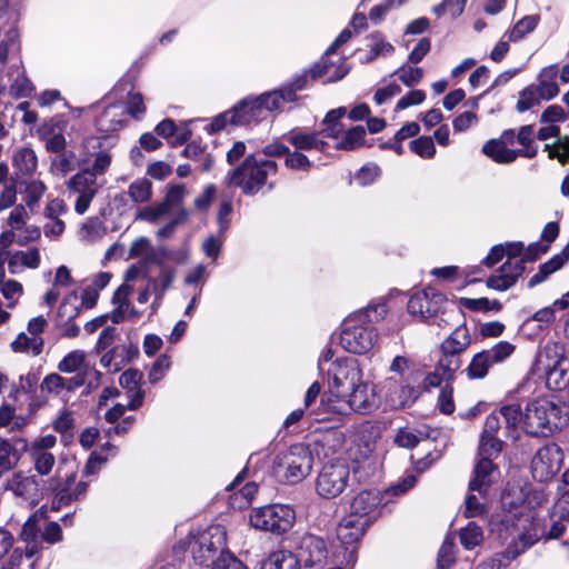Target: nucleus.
Listing matches in <instances>:
<instances>
[{
	"mask_svg": "<svg viewBox=\"0 0 569 569\" xmlns=\"http://www.w3.org/2000/svg\"><path fill=\"white\" fill-rule=\"evenodd\" d=\"M395 74H398L399 80L407 87H413L423 77V70L419 67H401Z\"/></svg>",
	"mask_w": 569,
	"mask_h": 569,
	"instance_id": "62",
	"label": "nucleus"
},
{
	"mask_svg": "<svg viewBox=\"0 0 569 569\" xmlns=\"http://www.w3.org/2000/svg\"><path fill=\"white\" fill-rule=\"evenodd\" d=\"M284 164L291 170H299L305 172H308L312 168V161L309 159V157L297 149L293 151L290 149L288 150Z\"/></svg>",
	"mask_w": 569,
	"mask_h": 569,
	"instance_id": "54",
	"label": "nucleus"
},
{
	"mask_svg": "<svg viewBox=\"0 0 569 569\" xmlns=\"http://www.w3.org/2000/svg\"><path fill=\"white\" fill-rule=\"evenodd\" d=\"M257 492L258 485L256 482H248L230 497V505L238 509L246 508L251 503Z\"/></svg>",
	"mask_w": 569,
	"mask_h": 569,
	"instance_id": "50",
	"label": "nucleus"
},
{
	"mask_svg": "<svg viewBox=\"0 0 569 569\" xmlns=\"http://www.w3.org/2000/svg\"><path fill=\"white\" fill-rule=\"evenodd\" d=\"M560 260V258H551L549 261L541 264L539 271L530 278L528 286L532 288L543 282L551 273L559 270L561 268Z\"/></svg>",
	"mask_w": 569,
	"mask_h": 569,
	"instance_id": "55",
	"label": "nucleus"
},
{
	"mask_svg": "<svg viewBox=\"0 0 569 569\" xmlns=\"http://www.w3.org/2000/svg\"><path fill=\"white\" fill-rule=\"evenodd\" d=\"M541 97L533 87H528L522 90L519 94V99L517 102V110L519 112H525L532 107L540 103Z\"/></svg>",
	"mask_w": 569,
	"mask_h": 569,
	"instance_id": "60",
	"label": "nucleus"
},
{
	"mask_svg": "<svg viewBox=\"0 0 569 569\" xmlns=\"http://www.w3.org/2000/svg\"><path fill=\"white\" fill-rule=\"evenodd\" d=\"M523 509L515 508L502 519V523L507 529H511L513 537V541L508 548V555H511V558L533 546L545 535L539 520L530 512H525Z\"/></svg>",
	"mask_w": 569,
	"mask_h": 569,
	"instance_id": "3",
	"label": "nucleus"
},
{
	"mask_svg": "<svg viewBox=\"0 0 569 569\" xmlns=\"http://www.w3.org/2000/svg\"><path fill=\"white\" fill-rule=\"evenodd\" d=\"M295 521V510L290 506L281 503L256 508L249 515V522L254 529L277 535L290 530Z\"/></svg>",
	"mask_w": 569,
	"mask_h": 569,
	"instance_id": "6",
	"label": "nucleus"
},
{
	"mask_svg": "<svg viewBox=\"0 0 569 569\" xmlns=\"http://www.w3.org/2000/svg\"><path fill=\"white\" fill-rule=\"evenodd\" d=\"M563 462V452L557 443L541 447L535 455L531 469L533 478L547 481L559 472Z\"/></svg>",
	"mask_w": 569,
	"mask_h": 569,
	"instance_id": "16",
	"label": "nucleus"
},
{
	"mask_svg": "<svg viewBox=\"0 0 569 569\" xmlns=\"http://www.w3.org/2000/svg\"><path fill=\"white\" fill-rule=\"evenodd\" d=\"M381 499V493L378 490L360 491L352 499L348 516H355L358 520H367V525L370 526L377 516Z\"/></svg>",
	"mask_w": 569,
	"mask_h": 569,
	"instance_id": "23",
	"label": "nucleus"
},
{
	"mask_svg": "<svg viewBox=\"0 0 569 569\" xmlns=\"http://www.w3.org/2000/svg\"><path fill=\"white\" fill-rule=\"evenodd\" d=\"M57 445V438L53 435H46L34 439L29 447V455L32 460L34 470L41 475L47 476L51 472L56 458L50 452Z\"/></svg>",
	"mask_w": 569,
	"mask_h": 569,
	"instance_id": "19",
	"label": "nucleus"
},
{
	"mask_svg": "<svg viewBox=\"0 0 569 569\" xmlns=\"http://www.w3.org/2000/svg\"><path fill=\"white\" fill-rule=\"evenodd\" d=\"M381 392L387 405L395 409L411 406L420 395L409 378L396 377H388L382 381Z\"/></svg>",
	"mask_w": 569,
	"mask_h": 569,
	"instance_id": "15",
	"label": "nucleus"
},
{
	"mask_svg": "<svg viewBox=\"0 0 569 569\" xmlns=\"http://www.w3.org/2000/svg\"><path fill=\"white\" fill-rule=\"evenodd\" d=\"M260 569H300V565L293 552L277 550L261 561Z\"/></svg>",
	"mask_w": 569,
	"mask_h": 569,
	"instance_id": "37",
	"label": "nucleus"
},
{
	"mask_svg": "<svg viewBox=\"0 0 569 569\" xmlns=\"http://www.w3.org/2000/svg\"><path fill=\"white\" fill-rule=\"evenodd\" d=\"M483 153L497 163L508 164L518 157V151L509 149L505 140H489L482 148Z\"/></svg>",
	"mask_w": 569,
	"mask_h": 569,
	"instance_id": "34",
	"label": "nucleus"
},
{
	"mask_svg": "<svg viewBox=\"0 0 569 569\" xmlns=\"http://www.w3.org/2000/svg\"><path fill=\"white\" fill-rule=\"evenodd\" d=\"M188 548L193 560L199 565L211 563L217 558V553L224 548V531L221 527L214 526L191 535L188 538Z\"/></svg>",
	"mask_w": 569,
	"mask_h": 569,
	"instance_id": "9",
	"label": "nucleus"
},
{
	"mask_svg": "<svg viewBox=\"0 0 569 569\" xmlns=\"http://www.w3.org/2000/svg\"><path fill=\"white\" fill-rule=\"evenodd\" d=\"M154 249L151 242L146 237L137 238L130 246L129 257L130 258H143L149 262L160 263V260L153 258Z\"/></svg>",
	"mask_w": 569,
	"mask_h": 569,
	"instance_id": "49",
	"label": "nucleus"
},
{
	"mask_svg": "<svg viewBox=\"0 0 569 569\" xmlns=\"http://www.w3.org/2000/svg\"><path fill=\"white\" fill-rule=\"evenodd\" d=\"M499 455H479L473 468V477L469 483L470 491H477L480 496L483 495L487 489L495 481L498 470L495 467L492 460Z\"/></svg>",
	"mask_w": 569,
	"mask_h": 569,
	"instance_id": "20",
	"label": "nucleus"
},
{
	"mask_svg": "<svg viewBox=\"0 0 569 569\" xmlns=\"http://www.w3.org/2000/svg\"><path fill=\"white\" fill-rule=\"evenodd\" d=\"M126 120L124 108L120 103L109 104L98 118V127L103 132L119 130Z\"/></svg>",
	"mask_w": 569,
	"mask_h": 569,
	"instance_id": "32",
	"label": "nucleus"
},
{
	"mask_svg": "<svg viewBox=\"0 0 569 569\" xmlns=\"http://www.w3.org/2000/svg\"><path fill=\"white\" fill-rule=\"evenodd\" d=\"M345 397L348 398L350 408L361 413L371 412L379 405L376 387L362 381V378L347 391Z\"/></svg>",
	"mask_w": 569,
	"mask_h": 569,
	"instance_id": "21",
	"label": "nucleus"
},
{
	"mask_svg": "<svg viewBox=\"0 0 569 569\" xmlns=\"http://www.w3.org/2000/svg\"><path fill=\"white\" fill-rule=\"evenodd\" d=\"M86 360L87 355L83 350H73L62 358L58 365V370L64 373L91 372L96 377V380H98L101 373L94 369H90Z\"/></svg>",
	"mask_w": 569,
	"mask_h": 569,
	"instance_id": "31",
	"label": "nucleus"
},
{
	"mask_svg": "<svg viewBox=\"0 0 569 569\" xmlns=\"http://www.w3.org/2000/svg\"><path fill=\"white\" fill-rule=\"evenodd\" d=\"M500 416L502 417L500 412H493L487 417L480 436L479 455H485L487 452L490 455L500 453L502 449V441L496 437V433L500 428Z\"/></svg>",
	"mask_w": 569,
	"mask_h": 569,
	"instance_id": "26",
	"label": "nucleus"
},
{
	"mask_svg": "<svg viewBox=\"0 0 569 569\" xmlns=\"http://www.w3.org/2000/svg\"><path fill=\"white\" fill-rule=\"evenodd\" d=\"M12 164L21 174H31L38 166L36 152L28 147L20 148L13 153Z\"/></svg>",
	"mask_w": 569,
	"mask_h": 569,
	"instance_id": "40",
	"label": "nucleus"
},
{
	"mask_svg": "<svg viewBox=\"0 0 569 569\" xmlns=\"http://www.w3.org/2000/svg\"><path fill=\"white\" fill-rule=\"evenodd\" d=\"M156 132L163 138H173V144H182L191 136L189 129H179L171 119H166L158 123Z\"/></svg>",
	"mask_w": 569,
	"mask_h": 569,
	"instance_id": "43",
	"label": "nucleus"
},
{
	"mask_svg": "<svg viewBox=\"0 0 569 569\" xmlns=\"http://www.w3.org/2000/svg\"><path fill=\"white\" fill-rule=\"evenodd\" d=\"M446 302L442 293L435 288L428 287L412 295L408 301L410 315L420 319H428L436 316Z\"/></svg>",
	"mask_w": 569,
	"mask_h": 569,
	"instance_id": "18",
	"label": "nucleus"
},
{
	"mask_svg": "<svg viewBox=\"0 0 569 569\" xmlns=\"http://www.w3.org/2000/svg\"><path fill=\"white\" fill-rule=\"evenodd\" d=\"M500 413L508 428L521 427L525 432L535 437H548L567 422L561 408L547 398L528 402L525 410L516 403L503 406Z\"/></svg>",
	"mask_w": 569,
	"mask_h": 569,
	"instance_id": "1",
	"label": "nucleus"
},
{
	"mask_svg": "<svg viewBox=\"0 0 569 569\" xmlns=\"http://www.w3.org/2000/svg\"><path fill=\"white\" fill-rule=\"evenodd\" d=\"M346 114V108L340 107L327 113L323 119V129L320 131L321 136L337 139L342 133L343 127L340 119Z\"/></svg>",
	"mask_w": 569,
	"mask_h": 569,
	"instance_id": "42",
	"label": "nucleus"
},
{
	"mask_svg": "<svg viewBox=\"0 0 569 569\" xmlns=\"http://www.w3.org/2000/svg\"><path fill=\"white\" fill-rule=\"evenodd\" d=\"M27 208L28 207H26L24 204H18L10 211L7 218V224L9 229L18 231L24 228V224L29 219Z\"/></svg>",
	"mask_w": 569,
	"mask_h": 569,
	"instance_id": "61",
	"label": "nucleus"
},
{
	"mask_svg": "<svg viewBox=\"0 0 569 569\" xmlns=\"http://www.w3.org/2000/svg\"><path fill=\"white\" fill-rule=\"evenodd\" d=\"M46 520V511L37 510L23 523L20 540L26 543V556L28 558L37 555L41 549V529Z\"/></svg>",
	"mask_w": 569,
	"mask_h": 569,
	"instance_id": "24",
	"label": "nucleus"
},
{
	"mask_svg": "<svg viewBox=\"0 0 569 569\" xmlns=\"http://www.w3.org/2000/svg\"><path fill=\"white\" fill-rule=\"evenodd\" d=\"M40 251L36 247L10 252L7 258L8 270L11 274L20 273L23 268L37 269L40 266Z\"/></svg>",
	"mask_w": 569,
	"mask_h": 569,
	"instance_id": "29",
	"label": "nucleus"
},
{
	"mask_svg": "<svg viewBox=\"0 0 569 569\" xmlns=\"http://www.w3.org/2000/svg\"><path fill=\"white\" fill-rule=\"evenodd\" d=\"M128 194L136 203L148 202L152 198V182L147 178L136 179L130 183Z\"/></svg>",
	"mask_w": 569,
	"mask_h": 569,
	"instance_id": "47",
	"label": "nucleus"
},
{
	"mask_svg": "<svg viewBox=\"0 0 569 569\" xmlns=\"http://www.w3.org/2000/svg\"><path fill=\"white\" fill-rule=\"evenodd\" d=\"M558 74L557 66H548L543 68L539 74V83L536 90L540 94L542 100H550L559 93V88L556 83Z\"/></svg>",
	"mask_w": 569,
	"mask_h": 569,
	"instance_id": "36",
	"label": "nucleus"
},
{
	"mask_svg": "<svg viewBox=\"0 0 569 569\" xmlns=\"http://www.w3.org/2000/svg\"><path fill=\"white\" fill-rule=\"evenodd\" d=\"M471 343V335L469 329L465 323L459 325L442 342H441V352L445 359V362L448 361H458L457 359H451L450 357L458 356L465 352Z\"/></svg>",
	"mask_w": 569,
	"mask_h": 569,
	"instance_id": "25",
	"label": "nucleus"
},
{
	"mask_svg": "<svg viewBox=\"0 0 569 569\" xmlns=\"http://www.w3.org/2000/svg\"><path fill=\"white\" fill-rule=\"evenodd\" d=\"M545 149L548 150L550 159L557 158L560 163H566L569 159V138L565 137L553 146L546 144Z\"/></svg>",
	"mask_w": 569,
	"mask_h": 569,
	"instance_id": "64",
	"label": "nucleus"
},
{
	"mask_svg": "<svg viewBox=\"0 0 569 569\" xmlns=\"http://www.w3.org/2000/svg\"><path fill=\"white\" fill-rule=\"evenodd\" d=\"M410 150L425 159H431L436 154V147L431 137H419L409 143Z\"/></svg>",
	"mask_w": 569,
	"mask_h": 569,
	"instance_id": "56",
	"label": "nucleus"
},
{
	"mask_svg": "<svg viewBox=\"0 0 569 569\" xmlns=\"http://www.w3.org/2000/svg\"><path fill=\"white\" fill-rule=\"evenodd\" d=\"M483 351L488 355L491 362L495 365L500 363L509 358L515 351V346L508 341H500L492 348Z\"/></svg>",
	"mask_w": 569,
	"mask_h": 569,
	"instance_id": "57",
	"label": "nucleus"
},
{
	"mask_svg": "<svg viewBox=\"0 0 569 569\" xmlns=\"http://www.w3.org/2000/svg\"><path fill=\"white\" fill-rule=\"evenodd\" d=\"M543 357L546 363V383L551 390H561L569 385V358L562 355L558 345L547 346Z\"/></svg>",
	"mask_w": 569,
	"mask_h": 569,
	"instance_id": "14",
	"label": "nucleus"
},
{
	"mask_svg": "<svg viewBox=\"0 0 569 569\" xmlns=\"http://www.w3.org/2000/svg\"><path fill=\"white\" fill-rule=\"evenodd\" d=\"M350 481V468L345 460L335 459L326 462L316 478V492L323 499L339 497Z\"/></svg>",
	"mask_w": 569,
	"mask_h": 569,
	"instance_id": "7",
	"label": "nucleus"
},
{
	"mask_svg": "<svg viewBox=\"0 0 569 569\" xmlns=\"http://www.w3.org/2000/svg\"><path fill=\"white\" fill-rule=\"evenodd\" d=\"M43 338L41 336H30L21 332L11 342L14 352H22L31 356H39L43 349Z\"/></svg>",
	"mask_w": 569,
	"mask_h": 569,
	"instance_id": "39",
	"label": "nucleus"
},
{
	"mask_svg": "<svg viewBox=\"0 0 569 569\" xmlns=\"http://www.w3.org/2000/svg\"><path fill=\"white\" fill-rule=\"evenodd\" d=\"M366 130L362 126H356L343 134V139L336 144L337 149L352 150L363 143Z\"/></svg>",
	"mask_w": 569,
	"mask_h": 569,
	"instance_id": "52",
	"label": "nucleus"
},
{
	"mask_svg": "<svg viewBox=\"0 0 569 569\" xmlns=\"http://www.w3.org/2000/svg\"><path fill=\"white\" fill-rule=\"evenodd\" d=\"M102 183L89 171L80 170L67 182L66 188L70 196H74V211L84 214L93 198L101 189Z\"/></svg>",
	"mask_w": 569,
	"mask_h": 569,
	"instance_id": "11",
	"label": "nucleus"
},
{
	"mask_svg": "<svg viewBox=\"0 0 569 569\" xmlns=\"http://www.w3.org/2000/svg\"><path fill=\"white\" fill-rule=\"evenodd\" d=\"M459 361H448L447 363L445 362V359H440L435 371L429 372L425 377L422 381V388L426 391H429L432 388L439 387L445 379L451 377V375L459 368Z\"/></svg>",
	"mask_w": 569,
	"mask_h": 569,
	"instance_id": "35",
	"label": "nucleus"
},
{
	"mask_svg": "<svg viewBox=\"0 0 569 569\" xmlns=\"http://www.w3.org/2000/svg\"><path fill=\"white\" fill-rule=\"evenodd\" d=\"M356 437L359 445L362 446L360 456L367 458L375 450L379 428L370 422H365L358 427Z\"/></svg>",
	"mask_w": 569,
	"mask_h": 569,
	"instance_id": "38",
	"label": "nucleus"
},
{
	"mask_svg": "<svg viewBox=\"0 0 569 569\" xmlns=\"http://www.w3.org/2000/svg\"><path fill=\"white\" fill-rule=\"evenodd\" d=\"M305 80L298 79L293 87L283 88L270 93H266L257 98L258 103L261 104L264 117L268 112L282 108L283 103L292 102L296 99V91L303 88Z\"/></svg>",
	"mask_w": 569,
	"mask_h": 569,
	"instance_id": "27",
	"label": "nucleus"
},
{
	"mask_svg": "<svg viewBox=\"0 0 569 569\" xmlns=\"http://www.w3.org/2000/svg\"><path fill=\"white\" fill-rule=\"evenodd\" d=\"M540 21V17L538 14L526 16L520 19L512 29L508 30L503 38H507L508 41L518 42L523 39L527 34L532 32Z\"/></svg>",
	"mask_w": 569,
	"mask_h": 569,
	"instance_id": "41",
	"label": "nucleus"
},
{
	"mask_svg": "<svg viewBox=\"0 0 569 569\" xmlns=\"http://www.w3.org/2000/svg\"><path fill=\"white\" fill-rule=\"evenodd\" d=\"M492 365L493 363L485 351L478 352L472 357L471 362L467 368L468 377L470 379H482L488 375Z\"/></svg>",
	"mask_w": 569,
	"mask_h": 569,
	"instance_id": "48",
	"label": "nucleus"
},
{
	"mask_svg": "<svg viewBox=\"0 0 569 569\" xmlns=\"http://www.w3.org/2000/svg\"><path fill=\"white\" fill-rule=\"evenodd\" d=\"M387 312L385 305L369 306L349 315L340 333V343L349 352L365 355L378 340V332L372 323L379 321Z\"/></svg>",
	"mask_w": 569,
	"mask_h": 569,
	"instance_id": "2",
	"label": "nucleus"
},
{
	"mask_svg": "<svg viewBox=\"0 0 569 569\" xmlns=\"http://www.w3.org/2000/svg\"><path fill=\"white\" fill-rule=\"evenodd\" d=\"M232 124L246 126L264 119L263 110L258 100H244L232 109Z\"/></svg>",
	"mask_w": 569,
	"mask_h": 569,
	"instance_id": "30",
	"label": "nucleus"
},
{
	"mask_svg": "<svg viewBox=\"0 0 569 569\" xmlns=\"http://www.w3.org/2000/svg\"><path fill=\"white\" fill-rule=\"evenodd\" d=\"M18 189L24 206L32 210L46 193L47 186L39 179H23L18 182Z\"/></svg>",
	"mask_w": 569,
	"mask_h": 569,
	"instance_id": "33",
	"label": "nucleus"
},
{
	"mask_svg": "<svg viewBox=\"0 0 569 569\" xmlns=\"http://www.w3.org/2000/svg\"><path fill=\"white\" fill-rule=\"evenodd\" d=\"M368 527L367 520H358L355 516L342 518L337 527V538L343 551L332 555L331 562L336 567L329 569H352L357 560L358 543Z\"/></svg>",
	"mask_w": 569,
	"mask_h": 569,
	"instance_id": "5",
	"label": "nucleus"
},
{
	"mask_svg": "<svg viewBox=\"0 0 569 569\" xmlns=\"http://www.w3.org/2000/svg\"><path fill=\"white\" fill-rule=\"evenodd\" d=\"M369 51L366 58L367 62L375 60L379 56L391 54L395 50L393 46L387 42L380 32H373L368 37Z\"/></svg>",
	"mask_w": 569,
	"mask_h": 569,
	"instance_id": "46",
	"label": "nucleus"
},
{
	"mask_svg": "<svg viewBox=\"0 0 569 569\" xmlns=\"http://www.w3.org/2000/svg\"><path fill=\"white\" fill-rule=\"evenodd\" d=\"M297 562L306 569H323L329 562L326 541L313 535H305L295 553Z\"/></svg>",
	"mask_w": 569,
	"mask_h": 569,
	"instance_id": "13",
	"label": "nucleus"
},
{
	"mask_svg": "<svg viewBox=\"0 0 569 569\" xmlns=\"http://www.w3.org/2000/svg\"><path fill=\"white\" fill-rule=\"evenodd\" d=\"M74 169V153L63 151L51 159L50 172L66 176Z\"/></svg>",
	"mask_w": 569,
	"mask_h": 569,
	"instance_id": "51",
	"label": "nucleus"
},
{
	"mask_svg": "<svg viewBox=\"0 0 569 569\" xmlns=\"http://www.w3.org/2000/svg\"><path fill=\"white\" fill-rule=\"evenodd\" d=\"M133 287L130 283H122L112 296L113 309L110 312V319L113 323H120L126 320H136L141 316V311L136 309L130 301Z\"/></svg>",
	"mask_w": 569,
	"mask_h": 569,
	"instance_id": "22",
	"label": "nucleus"
},
{
	"mask_svg": "<svg viewBox=\"0 0 569 569\" xmlns=\"http://www.w3.org/2000/svg\"><path fill=\"white\" fill-rule=\"evenodd\" d=\"M321 137V132L319 131L307 132L300 128H295L287 133L286 139L299 151L309 152L311 150H317L323 152L327 149L328 143Z\"/></svg>",
	"mask_w": 569,
	"mask_h": 569,
	"instance_id": "28",
	"label": "nucleus"
},
{
	"mask_svg": "<svg viewBox=\"0 0 569 569\" xmlns=\"http://www.w3.org/2000/svg\"><path fill=\"white\" fill-rule=\"evenodd\" d=\"M503 249H506L505 256L508 257V261L501 266L497 274H492L487 280V286L498 291L510 289L525 271V260L511 261L512 258L519 257L522 253L523 243L509 242L503 244Z\"/></svg>",
	"mask_w": 569,
	"mask_h": 569,
	"instance_id": "10",
	"label": "nucleus"
},
{
	"mask_svg": "<svg viewBox=\"0 0 569 569\" xmlns=\"http://www.w3.org/2000/svg\"><path fill=\"white\" fill-rule=\"evenodd\" d=\"M312 453L303 445H295L278 458L277 473L289 483L303 480L311 471Z\"/></svg>",
	"mask_w": 569,
	"mask_h": 569,
	"instance_id": "8",
	"label": "nucleus"
},
{
	"mask_svg": "<svg viewBox=\"0 0 569 569\" xmlns=\"http://www.w3.org/2000/svg\"><path fill=\"white\" fill-rule=\"evenodd\" d=\"M331 391L345 397L349 389L362 378L361 370L352 359L337 360L327 370Z\"/></svg>",
	"mask_w": 569,
	"mask_h": 569,
	"instance_id": "12",
	"label": "nucleus"
},
{
	"mask_svg": "<svg viewBox=\"0 0 569 569\" xmlns=\"http://www.w3.org/2000/svg\"><path fill=\"white\" fill-rule=\"evenodd\" d=\"M169 209L170 207L166 203L164 200H162L152 206L143 208L138 213V219L153 223L158 221L161 217H163L166 213H168Z\"/></svg>",
	"mask_w": 569,
	"mask_h": 569,
	"instance_id": "58",
	"label": "nucleus"
},
{
	"mask_svg": "<svg viewBox=\"0 0 569 569\" xmlns=\"http://www.w3.org/2000/svg\"><path fill=\"white\" fill-rule=\"evenodd\" d=\"M210 569H247L231 552L222 550L211 563Z\"/></svg>",
	"mask_w": 569,
	"mask_h": 569,
	"instance_id": "59",
	"label": "nucleus"
},
{
	"mask_svg": "<svg viewBox=\"0 0 569 569\" xmlns=\"http://www.w3.org/2000/svg\"><path fill=\"white\" fill-rule=\"evenodd\" d=\"M106 138L91 137L84 140L83 147L87 149L86 156L81 160L82 170L89 171L98 179V177L107 173L111 166L112 154L109 148L103 143Z\"/></svg>",
	"mask_w": 569,
	"mask_h": 569,
	"instance_id": "17",
	"label": "nucleus"
},
{
	"mask_svg": "<svg viewBox=\"0 0 569 569\" xmlns=\"http://www.w3.org/2000/svg\"><path fill=\"white\" fill-rule=\"evenodd\" d=\"M189 191L182 183H172L167 187L164 201L169 207L180 204L188 196Z\"/></svg>",
	"mask_w": 569,
	"mask_h": 569,
	"instance_id": "63",
	"label": "nucleus"
},
{
	"mask_svg": "<svg viewBox=\"0 0 569 569\" xmlns=\"http://www.w3.org/2000/svg\"><path fill=\"white\" fill-rule=\"evenodd\" d=\"M460 306L472 311H500L502 306L498 300H489L488 298H460Z\"/></svg>",
	"mask_w": 569,
	"mask_h": 569,
	"instance_id": "53",
	"label": "nucleus"
},
{
	"mask_svg": "<svg viewBox=\"0 0 569 569\" xmlns=\"http://www.w3.org/2000/svg\"><path fill=\"white\" fill-rule=\"evenodd\" d=\"M460 543L467 550H472L483 541V530L475 521H470L459 533Z\"/></svg>",
	"mask_w": 569,
	"mask_h": 569,
	"instance_id": "45",
	"label": "nucleus"
},
{
	"mask_svg": "<svg viewBox=\"0 0 569 569\" xmlns=\"http://www.w3.org/2000/svg\"><path fill=\"white\" fill-rule=\"evenodd\" d=\"M518 142L522 146L517 150L519 157L531 159L538 153V146L533 142V126H522L517 134Z\"/></svg>",
	"mask_w": 569,
	"mask_h": 569,
	"instance_id": "44",
	"label": "nucleus"
},
{
	"mask_svg": "<svg viewBox=\"0 0 569 569\" xmlns=\"http://www.w3.org/2000/svg\"><path fill=\"white\" fill-rule=\"evenodd\" d=\"M277 169V163L272 160H257L254 156H248L229 172L227 183L241 188L244 194H254L266 184L269 176L276 174Z\"/></svg>",
	"mask_w": 569,
	"mask_h": 569,
	"instance_id": "4",
	"label": "nucleus"
}]
</instances>
